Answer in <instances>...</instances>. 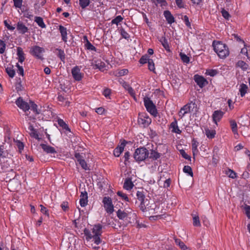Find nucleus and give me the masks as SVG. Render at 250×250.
I'll return each mask as SVG.
<instances>
[{
	"label": "nucleus",
	"instance_id": "obj_28",
	"mask_svg": "<svg viewBox=\"0 0 250 250\" xmlns=\"http://www.w3.org/2000/svg\"><path fill=\"white\" fill-rule=\"evenodd\" d=\"M236 65L237 67L241 68L243 70H247L249 67L248 64L243 61H239Z\"/></svg>",
	"mask_w": 250,
	"mask_h": 250
},
{
	"label": "nucleus",
	"instance_id": "obj_45",
	"mask_svg": "<svg viewBox=\"0 0 250 250\" xmlns=\"http://www.w3.org/2000/svg\"><path fill=\"white\" fill-rule=\"evenodd\" d=\"M148 68L150 71L154 72L155 71V65L153 60L150 59L148 62Z\"/></svg>",
	"mask_w": 250,
	"mask_h": 250
},
{
	"label": "nucleus",
	"instance_id": "obj_53",
	"mask_svg": "<svg viewBox=\"0 0 250 250\" xmlns=\"http://www.w3.org/2000/svg\"><path fill=\"white\" fill-rule=\"evenodd\" d=\"M16 66L18 68L17 73L23 76H24V70H23L22 66H20L18 63H17Z\"/></svg>",
	"mask_w": 250,
	"mask_h": 250
},
{
	"label": "nucleus",
	"instance_id": "obj_37",
	"mask_svg": "<svg viewBox=\"0 0 250 250\" xmlns=\"http://www.w3.org/2000/svg\"><path fill=\"white\" fill-rule=\"evenodd\" d=\"M179 55L180 56L181 60L183 62L186 63H189L190 59L189 58L187 55L183 53H180Z\"/></svg>",
	"mask_w": 250,
	"mask_h": 250
},
{
	"label": "nucleus",
	"instance_id": "obj_52",
	"mask_svg": "<svg viewBox=\"0 0 250 250\" xmlns=\"http://www.w3.org/2000/svg\"><path fill=\"white\" fill-rule=\"evenodd\" d=\"M58 100L60 102H65V105H69V102L66 100V99L62 95H59L58 97Z\"/></svg>",
	"mask_w": 250,
	"mask_h": 250
},
{
	"label": "nucleus",
	"instance_id": "obj_18",
	"mask_svg": "<svg viewBox=\"0 0 250 250\" xmlns=\"http://www.w3.org/2000/svg\"><path fill=\"white\" fill-rule=\"evenodd\" d=\"M170 128L171 129V132L173 133L180 134L182 132L178 127L177 121L175 118L174 119V121L170 124Z\"/></svg>",
	"mask_w": 250,
	"mask_h": 250
},
{
	"label": "nucleus",
	"instance_id": "obj_35",
	"mask_svg": "<svg viewBox=\"0 0 250 250\" xmlns=\"http://www.w3.org/2000/svg\"><path fill=\"white\" fill-rule=\"evenodd\" d=\"M30 108L31 110H32L35 114H39L40 113V111L38 110L37 105L32 101L30 102Z\"/></svg>",
	"mask_w": 250,
	"mask_h": 250
},
{
	"label": "nucleus",
	"instance_id": "obj_21",
	"mask_svg": "<svg viewBox=\"0 0 250 250\" xmlns=\"http://www.w3.org/2000/svg\"><path fill=\"white\" fill-rule=\"evenodd\" d=\"M133 187L134 184L132 183L131 178H128L125 180L123 186L125 189L129 190L131 189Z\"/></svg>",
	"mask_w": 250,
	"mask_h": 250
},
{
	"label": "nucleus",
	"instance_id": "obj_33",
	"mask_svg": "<svg viewBox=\"0 0 250 250\" xmlns=\"http://www.w3.org/2000/svg\"><path fill=\"white\" fill-rule=\"evenodd\" d=\"M229 122L232 131L234 134H237L238 131L236 122L234 120H230Z\"/></svg>",
	"mask_w": 250,
	"mask_h": 250
},
{
	"label": "nucleus",
	"instance_id": "obj_49",
	"mask_svg": "<svg viewBox=\"0 0 250 250\" xmlns=\"http://www.w3.org/2000/svg\"><path fill=\"white\" fill-rule=\"evenodd\" d=\"M217 73H218L217 70H215V69H208V70H207V71H206V74L208 75H209L210 76H211V77L215 76V75H217Z\"/></svg>",
	"mask_w": 250,
	"mask_h": 250
},
{
	"label": "nucleus",
	"instance_id": "obj_23",
	"mask_svg": "<svg viewBox=\"0 0 250 250\" xmlns=\"http://www.w3.org/2000/svg\"><path fill=\"white\" fill-rule=\"evenodd\" d=\"M17 56H18L19 62L22 63L25 60L24 53L22 48L20 47L17 48Z\"/></svg>",
	"mask_w": 250,
	"mask_h": 250
},
{
	"label": "nucleus",
	"instance_id": "obj_31",
	"mask_svg": "<svg viewBox=\"0 0 250 250\" xmlns=\"http://www.w3.org/2000/svg\"><path fill=\"white\" fill-rule=\"evenodd\" d=\"M175 242L178 245L180 248L183 250H187L188 248L186 246L183 242H182L180 239L175 238Z\"/></svg>",
	"mask_w": 250,
	"mask_h": 250
},
{
	"label": "nucleus",
	"instance_id": "obj_3",
	"mask_svg": "<svg viewBox=\"0 0 250 250\" xmlns=\"http://www.w3.org/2000/svg\"><path fill=\"white\" fill-rule=\"evenodd\" d=\"M149 154L148 150L146 148L142 147L135 150L133 157L136 161L140 162L148 158Z\"/></svg>",
	"mask_w": 250,
	"mask_h": 250
},
{
	"label": "nucleus",
	"instance_id": "obj_55",
	"mask_svg": "<svg viewBox=\"0 0 250 250\" xmlns=\"http://www.w3.org/2000/svg\"><path fill=\"white\" fill-rule=\"evenodd\" d=\"M182 19L185 22L187 27L191 28L190 22L189 21L188 17L187 15L184 16L183 18H182Z\"/></svg>",
	"mask_w": 250,
	"mask_h": 250
},
{
	"label": "nucleus",
	"instance_id": "obj_61",
	"mask_svg": "<svg viewBox=\"0 0 250 250\" xmlns=\"http://www.w3.org/2000/svg\"><path fill=\"white\" fill-rule=\"evenodd\" d=\"M17 143V146L18 148H19V151L20 152L24 148V145L23 143L20 141H17L16 142Z\"/></svg>",
	"mask_w": 250,
	"mask_h": 250
},
{
	"label": "nucleus",
	"instance_id": "obj_12",
	"mask_svg": "<svg viewBox=\"0 0 250 250\" xmlns=\"http://www.w3.org/2000/svg\"><path fill=\"white\" fill-rule=\"evenodd\" d=\"M127 144L125 140H124L120 145H118L114 150L113 154L115 157H119L120 154L123 152L124 148Z\"/></svg>",
	"mask_w": 250,
	"mask_h": 250
},
{
	"label": "nucleus",
	"instance_id": "obj_56",
	"mask_svg": "<svg viewBox=\"0 0 250 250\" xmlns=\"http://www.w3.org/2000/svg\"><path fill=\"white\" fill-rule=\"evenodd\" d=\"M87 198H86V197L83 198H80V204L81 207H85L87 204Z\"/></svg>",
	"mask_w": 250,
	"mask_h": 250
},
{
	"label": "nucleus",
	"instance_id": "obj_58",
	"mask_svg": "<svg viewBox=\"0 0 250 250\" xmlns=\"http://www.w3.org/2000/svg\"><path fill=\"white\" fill-rule=\"evenodd\" d=\"M74 156L76 159V161L78 163H79L80 162L84 159L83 156L80 154L79 153L76 152L74 154Z\"/></svg>",
	"mask_w": 250,
	"mask_h": 250
},
{
	"label": "nucleus",
	"instance_id": "obj_8",
	"mask_svg": "<svg viewBox=\"0 0 250 250\" xmlns=\"http://www.w3.org/2000/svg\"><path fill=\"white\" fill-rule=\"evenodd\" d=\"M59 125L64 130V133L67 136L71 138L73 136V133L70 130L68 125L62 119H59L58 121Z\"/></svg>",
	"mask_w": 250,
	"mask_h": 250
},
{
	"label": "nucleus",
	"instance_id": "obj_34",
	"mask_svg": "<svg viewBox=\"0 0 250 250\" xmlns=\"http://www.w3.org/2000/svg\"><path fill=\"white\" fill-rule=\"evenodd\" d=\"M127 213L124 210L119 209L117 211V216L120 219L122 220L125 219L127 217Z\"/></svg>",
	"mask_w": 250,
	"mask_h": 250
},
{
	"label": "nucleus",
	"instance_id": "obj_1",
	"mask_svg": "<svg viewBox=\"0 0 250 250\" xmlns=\"http://www.w3.org/2000/svg\"><path fill=\"white\" fill-rule=\"evenodd\" d=\"M137 199L135 200V205L138 206V208L143 212L153 210L154 213H157L156 211L157 209L156 205L152 201H150L146 197L145 193L143 191H138L136 193Z\"/></svg>",
	"mask_w": 250,
	"mask_h": 250
},
{
	"label": "nucleus",
	"instance_id": "obj_59",
	"mask_svg": "<svg viewBox=\"0 0 250 250\" xmlns=\"http://www.w3.org/2000/svg\"><path fill=\"white\" fill-rule=\"evenodd\" d=\"M244 209L245 211V214H246L248 218L250 219V206L247 205H245L244 207Z\"/></svg>",
	"mask_w": 250,
	"mask_h": 250
},
{
	"label": "nucleus",
	"instance_id": "obj_44",
	"mask_svg": "<svg viewBox=\"0 0 250 250\" xmlns=\"http://www.w3.org/2000/svg\"><path fill=\"white\" fill-rule=\"evenodd\" d=\"M150 59L149 58V57L147 55H143L140 59L139 62L141 64L146 63L147 62H148V60Z\"/></svg>",
	"mask_w": 250,
	"mask_h": 250
},
{
	"label": "nucleus",
	"instance_id": "obj_15",
	"mask_svg": "<svg viewBox=\"0 0 250 250\" xmlns=\"http://www.w3.org/2000/svg\"><path fill=\"white\" fill-rule=\"evenodd\" d=\"M103 226L100 224H97L93 226L92 232L93 235H101L103 233Z\"/></svg>",
	"mask_w": 250,
	"mask_h": 250
},
{
	"label": "nucleus",
	"instance_id": "obj_46",
	"mask_svg": "<svg viewBox=\"0 0 250 250\" xmlns=\"http://www.w3.org/2000/svg\"><path fill=\"white\" fill-rule=\"evenodd\" d=\"M193 225L195 227H199L201 225L199 217L198 216H195L193 217Z\"/></svg>",
	"mask_w": 250,
	"mask_h": 250
},
{
	"label": "nucleus",
	"instance_id": "obj_38",
	"mask_svg": "<svg viewBox=\"0 0 250 250\" xmlns=\"http://www.w3.org/2000/svg\"><path fill=\"white\" fill-rule=\"evenodd\" d=\"M183 171L185 173H188L189 175L192 177L193 172L191 167L189 166H185L183 168Z\"/></svg>",
	"mask_w": 250,
	"mask_h": 250
},
{
	"label": "nucleus",
	"instance_id": "obj_19",
	"mask_svg": "<svg viewBox=\"0 0 250 250\" xmlns=\"http://www.w3.org/2000/svg\"><path fill=\"white\" fill-rule=\"evenodd\" d=\"M17 29L19 33L24 34L26 33L28 29L22 22L19 21L17 23Z\"/></svg>",
	"mask_w": 250,
	"mask_h": 250
},
{
	"label": "nucleus",
	"instance_id": "obj_64",
	"mask_svg": "<svg viewBox=\"0 0 250 250\" xmlns=\"http://www.w3.org/2000/svg\"><path fill=\"white\" fill-rule=\"evenodd\" d=\"M180 153L182 157L186 159L190 160V156H189L184 150L180 151Z\"/></svg>",
	"mask_w": 250,
	"mask_h": 250
},
{
	"label": "nucleus",
	"instance_id": "obj_6",
	"mask_svg": "<svg viewBox=\"0 0 250 250\" xmlns=\"http://www.w3.org/2000/svg\"><path fill=\"white\" fill-rule=\"evenodd\" d=\"M151 120L146 115L144 114H139L138 119V123L139 125L143 127H147L151 123Z\"/></svg>",
	"mask_w": 250,
	"mask_h": 250
},
{
	"label": "nucleus",
	"instance_id": "obj_62",
	"mask_svg": "<svg viewBox=\"0 0 250 250\" xmlns=\"http://www.w3.org/2000/svg\"><path fill=\"white\" fill-rule=\"evenodd\" d=\"M14 6L17 8H21L22 5V0H13Z\"/></svg>",
	"mask_w": 250,
	"mask_h": 250
},
{
	"label": "nucleus",
	"instance_id": "obj_20",
	"mask_svg": "<svg viewBox=\"0 0 250 250\" xmlns=\"http://www.w3.org/2000/svg\"><path fill=\"white\" fill-rule=\"evenodd\" d=\"M164 15L169 24H172L174 22L175 19L173 15L171 14L170 12L168 10L165 11Z\"/></svg>",
	"mask_w": 250,
	"mask_h": 250
},
{
	"label": "nucleus",
	"instance_id": "obj_47",
	"mask_svg": "<svg viewBox=\"0 0 250 250\" xmlns=\"http://www.w3.org/2000/svg\"><path fill=\"white\" fill-rule=\"evenodd\" d=\"M117 195L123 199V200H124L126 202H129V200L128 197H127V195L124 193H123L122 191H119L117 192Z\"/></svg>",
	"mask_w": 250,
	"mask_h": 250
},
{
	"label": "nucleus",
	"instance_id": "obj_42",
	"mask_svg": "<svg viewBox=\"0 0 250 250\" xmlns=\"http://www.w3.org/2000/svg\"><path fill=\"white\" fill-rule=\"evenodd\" d=\"M85 46L88 50L94 51H96V48L93 46L87 40H86V42L85 44Z\"/></svg>",
	"mask_w": 250,
	"mask_h": 250
},
{
	"label": "nucleus",
	"instance_id": "obj_27",
	"mask_svg": "<svg viewBox=\"0 0 250 250\" xmlns=\"http://www.w3.org/2000/svg\"><path fill=\"white\" fill-rule=\"evenodd\" d=\"M248 89V87L246 84L244 83H242L240 85L239 91L240 92V95L242 97H244L247 93Z\"/></svg>",
	"mask_w": 250,
	"mask_h": 250
},
{
	"label": "nucleus",
	"instance_id": "obj_60",
	"mask_svg": "<svg viewBox=\"0 0 250 250\" xmlns=\"http://www.w3.org/2000/svg\"><path fill=\"white\" fill-rule=\"evenodd\" d=\"M130 157V153L129 151H126L125 152L123 158H124V163L125 165H127V162L128 161Z\"/></svg>",
	"mask_w": 250,
	"mask_h": 250
},
{
	"label": "nucleus",
	"instance_id": "obj_57",
	"mask_svg": "<svg viewBox=\"0 0 250 250\" xmlns=\"http://www.w3.org/2000/svg\"><path fill=\"white\" fill-rule=\"evenodd\" d=\"M41 211L47 216H49L48 210L42 205H40Z\"/></svg>",
	"mask_w": 250,
	"mask_h": 250
},
{
	"label": "nucleus",
	"instance_id": "obj_24",
	"mask_svg": "<svg viewBox=\"0 0 250 250\" xmlns=\"http://www.w3.org/2000/svg\"><path fill=\"white\" fill-rule=\"evenodd\" d=\"M105 67V64L104 62L101 61L95 62V63L93 65L95 69H99L100 70H103Z\"/></svg>",
	"mask_w": 250,
	"mask_h": 250
},
{
	"label": "nucleus",
	"instance_id": "obj_41",
	"mask_svg": "<svg viewBox=\"0 0 250 250\" xmlns=\"http://www.w3.org/2000/svg\"><path fill=\"white\" fill-rule=\"evenodd\" d=\"M89 0H79L80 5L83 9L86 8L89 5Z\"/></svg>",
	"mask_w": 250,
	"mask_h": 250
},
{
	"label": "nucleus",
	"instance_id": "obj_63",
	"mask_svg": "<svg viewBox=\"0 0 250 250\" xmlns=\"http://www.w3.org/2000/svg\"><path fill=\"white\" fill-rule=\"evenodd\" d=\"M79 164L80 165V166L82 167L83 169H84L85 170H87V169H88L87 163H86V162L84 160V159H83L82 161H81V162H80L79 163Z\"/></svg>",
	"mask_w": 250,
	"mask_h": 250
},
{
	"label": "nucleus",
	"instance_id": "obj_13",
	"mask_svg": "<svg viewBox=\"0 0 250 250\" xmlns=\"http://www.w3.org/2000/svg\"><path fill=\"white\" fill-rule=\"evenodd\" d=\"M71 73L75 80L80 81L82 80L83 74L80 72V69L78 66H76L72 68Z\"/></svg>",
	"mask_w": 250,
	"mask_h": 250
},
{
	"label": "nucleus",
	"instance_id": "obj_10",
	"mask_svg": "<svg viewBox=\"0 0 250 250\" xmlns=\"http://www.w3.org/2000/svg\"><path fill=\"white\" fill-rule=\"evenodd\" d=\"M17 106L21 109L24 112H26L30 109V104L24 101L21 97H19L16 101Z\"/></svg>",
	"mask_w": 250,
	"mask_h": 250
},
{
	"label": "nucleus",
	"instance_id": "obj_7",
	"mask_svg": "<svg viewBox=\"0 0 250 250\" xmlns=\"http://www.w3.org/2000/svg\"><path fill=\"white\" fill-rule=\"evenodd\" d=\"M83 233L86 237V240H88L89 239L93 238L94 243L96 245H99L101 243L102 240L100 238V236L101 235H93L91 233V231L86 228L84 229L83 230Z\"/></svg>",
	"mask_w": 250,
	"mask_h": 250
},
{
	"label": "nucleus",
	"instance_id": "obj_36",
	"mask_svg": "<svg viewBox=\"0 0 250 250\" xmlns=\"http://www.w3.org/2000/svg\"><path fill=\"white\" fill-rule=\"evenodd\" d=\"M8 152L7 150H4V146H0V157L2 158H6L8 157Z\"/></svg>",
	"mask_w": 250,
	"mask_h": 250
},
{
	"label": "nucleus",
	"instance_id": "obj_4",
	"mask_svg": "<svg viewBox=\"0 0 250 250\" xmlns=\"http://www.w3.org/2000/svg\"><path fill=\"white\" fill-rule=\"evenodd\" d=\"M144 102L146 110L151 115L156 116L157 111L156 106L150 99L148 97H145L144 99Z\"/></svg>",
	"mask_w": 250,
	"mask_h": 250
},
{
	"label": "nucleus",
	"instance_id": "obj_30",
	"mask_svg": "<svg viewBox=\"0 0 250 250\" xmlns=\"http://www.w3.org/2000/svg\"><path fill=\"white\" fill-rule=\"evenodd\" d=\"M35 21L41 28H44L46 27V25L43 22L42 18L40 17H36L35 19Z\"/></svg>",
	"mask_w": 250,
	"mask_h": 250
},
{
	"label": "nucleus",
	"instance_id": "obj_11",
	"mask_svg": "<svg viewBox=\"0 0 250 250\" xmlns=\"http://www.w3.org/2000/svg\"><path fill=\"white\" fill-rule=\"evenodd\" d=\"M194 80L197 84L200 87L203 88L208 83V81L203 76L198 74L195 75L194 76Z\"/></svg>",
	"mask_w": 250,
	"mask_h": 250
},
{
	"label": "nucleus",
	"instance_id": "obj_43",
	"mask_svg": "<svg viewBox=\"0 0 250 250\" xmlns=\"http://www.w3.org/2000/svg\"><path fill=\"white\" fill-rule=\"evenodd\" d=\"M124 18L121 16H118L111 21L112 24H115L117 25L123 20Z\"/></svg>",
	"mask_w": 250,
	"mask_h": 250
},
{
	"label": "nucleus",
	"instance_id": "obj_16",
	"mask_svg": "<svg viewBox=\"0 0 250 250\" xmlns=\"http://www.w3.org/2000/svg\"><path fill=\"white\" fill-rule=\"evenodd\" d=\"M41 147L43 150V151L46 152V153L49 154H56L57 153V151L54 148V147L46 145L44 144H41L40 145Z\"/></svg>",
	"mask_w": 250,
	"mask_h": 250
},
{
	"label": "nucleus",
	"instance_id": "obj_26",
	"mask_svg": "<svg viewBox=\"0 0 250 250\" xmlns=\"http://www.w3.org/2000/svg\"><path fill=\"white\" fill-rule=\"evenodd\" d=\"M161 156L160 153L152 149L150 150V155H148L149 158L152 159L154 160H156Z\"/></svg>",
	"mask_w": 250,
	"mask_h": 250
},
{
	"label": "nucleus",
	"instance_id": "obj_40",
	"mask_svg": "<svg viewBox=\"0 0 250 250\" xmlns=\"http://www.w3.org/2000/svg\"><path fill=\"white\" fill-rule=\"evenodd\" d=\"M161 42L163 46V47L166 49L167 51H169V46L168 44V42L167 40L165 37H163L161 40Z\"/></svg>",
	"mask_w": 250,
	"mask_h": 250
},
{
	"label": "nucleus",
	"instance_id": "obj_54",
	"mask_svg": "<svg viewBox=\"0 0 250 250\" xmlns=\"http://www.w3.org/2000/svg\"><path fill=\"white\" fill-rule=\"evenodd\" d=\"M221 13L222 16L226 20H229L230 17L229 13L224 9H222Z\"/></svg>",
	"mask_w": 250,
	"mask_h": 250
},
{
	"label": "nucleus",
	"instance_id": "obj_25",
	"mask_svg": "<svg viewBox=\"0 0 250 250\" xmlns=\"http://www.w3.org/2000/svg\"><path fill=\"white\" fill-rule=\"evenodd\" d=\"M122 86L124 87L125 89L128 91V92L131 95H133L134 94V92L133 89L130 86L129 84L125 82H123L122 83Z\"/></svg>",
	"mask_w": 250,
	"mask_h": 250
},
{
	"label": "nucleus",
	"instance_id": "obj_17",
	"mask_svg": "<svg viewBox=\"0 0 250 250\" xmlns=\"http://www.w3.org/2000/svg\"><path fill=\"white\" fill-rule=\"evenodd\" d=\"M59 30L60 32L62 40L66 42L67 41V32L66 28L62 25H59Z\"/></svg>",
	"mask_w": 250,
	"mask_h": 250
},
{
	"label": "nucleus",
	"instance_id": "obj_50",
	"mask_svg": "<svg viewBox=\"0 0 250 250\" xmlns=\"http://www.w3.org/2000/svg\"><path fill=\"white\" fill-rule=\"evenodd\" d=\"M198 143L194 139H193L192 141V150L193 153H194L195 151H198Z\"/></svg>",
	"mask_w": 250,
	"mask_h": 250
},
{
	"label": "nucleus",
	"instance_id": "obj_51",
	"mask_svg": "<svg viewBox=\"0 0 250 250\" xmlns=\"http://www.w3.org/2000/svg\"><path fill=\"white\" fill-rule=\"evenodd\" d=\"M6 44L4 41L0 40V54H3L5 50Z\"/></svg>",
	"mask_w": 250,
	"mask_h": 250
},
{
	"label": "nucleus",
	"instance_id": "obj_9",
	"mask_svg": "<svg viewBox=\"0 0 250 250\" xmlns=\"http://www.w3.org/2000/svg\"><path fill=\"white\" fill-rule=\"evenodd\" d=\"M44 50L42 47L35 45L30 50V53L37 58L42 59V53L44 52Z\"/></svg>",
	"mask_w": 250,
	"mask_h": 250
},
{
	"label": "nucleus",
	"instance_id": "obj_48",
	"mask_svg": "<svg viewBox=\"0 0 250 250\" xmlns=\"http://www.w3.org/2000/svg\"><path fill=\"white\" fill-rule=\"evenodd\" d=\"M120 33L122 37L125 39H128L130 38V36L128 33L126 32L124 29L121 28L120 30Z\"/></svg>",
	"mask_w": 250,
	"mask_h": 250
},
{
	"label": "nucleus",
	"instance_id": "obj_39",
	"mask_svg": "<svg viewBox=\"0 0 250 250\" xmlns=\"http://www.w3.org/2000/svg\"><path fill=\"white\" fill-rule=\"evenodd\" d=\"M57 50L58 51V53L57 54L58 57L60 58V59L62 62H64L65 54L64 51L63 50L58 48L57 49Z\"/></svg>",
	"mask_w": 250,
	"mask_h": 250
},
{
	"label": "nucleus",
	"instance_id": "obj_32",
	"mask_svg": "<svg viewBox=\"0 0 250 250\" xmlns=\"http://www.w3.org/2000/svg\"><path fill=\"white\" fill-rule=\"evenodd\" d=\"M6 72L10 78H13L15 75V71L13 69V66L7 67L5 69Z\"/></svg>",
	"mask_w": 250,
	"mask_h": 250
},
{
	"label": "nucleus",
	"instance_id": "obj_29",
	"mask_svg": "<svg viewBox=\"0 0 250 250\" xmlns=\"http://www.w3.org/2000/svg\"><path fill=\"white\" fill-rule=\"evenodd\" d=\"M205 133L208 138L212 139L215 137L216 132L214 130H210L208 128H207L205 129Z\"/></svg>",
	"mask_w": 250,
	"mask_h": 250
},
{
	"label": "nucleus",
	"instance_id": "obj_22",
	"mask_svg": "<svg viewBox=\"0 0 250 250\" xmlns=\"http://www.w3.org/2000/svg\"><path fill=\"white\" fill-rule=\"evenodd\" d=\"M187 105L190 112L196 113L198 111V109L195 103V100L191 101L190 103L187 104Z\"/></svg>",
	"mask_w": 250,
	"mask_h": 250
},
{
	"label": "nucleus",
	"instance_id": "obj_14",
	"mask_svg": "<svg viewBox=\"0 0 250 250\" xmlns=\"http://www.w3.org/2000/svg\"><path fill=\"white\" fill-rule=\"evenodd\" d=\"M224 112L221 110H215L213 112L212 114V119L213 122L217 125V122L222 118L224 115Z\"/></svg>",
	"mask_w": 250,
	"mask_h": 250
},
{
	"label": "nucleus",
	"instance_id": "obj_2",
	"mask_svg": "<svg viewBox=\"0 0 250 250\" xmlns=\"http://www.w3.org/2000/svg\"><path fill=\"white\" fill-rule=\"evenodd\" d=\"M212 46L214 51L221 59H225L229 54L228 46L220 41H214Z\"/></svg>",
	"mask_w": 250,
	"mask_h": 250
},
{
	"label": "nucleus",
	"instance_id": "obj_5",
	"mask_svg": "<svg viewBox=\"0 0 250 250\" xmlns=\"http://www.w3.org/2000/svg\"><path fill=\"white\" fill-rule=\"evenodd\" d=\"M103 203L106 211L109 214L112 213L114 211V206L111 198L108 196L104 197Z\"/></svg>",
	"mask_w": 250,
	"mask_h": 250
}]
</instances>
